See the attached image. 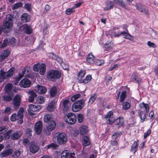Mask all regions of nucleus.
I'll return each mask as SVG.
<instances>
[{
    "mask_svg": "<svg viewBox=\"0 0 158 158\" xmlns=\"http://www.w3.org/2000/svg\"><path fill=\"white\" fill-rule=\"evenodd\" d=\"M23 30L24 32L27 34H31L32 32V30L31 26L27 25V24L24 25Z\"/></svg>",
    "mask_w": 158,
    "mask_h": 158,
    "instance_id": "obj_24",
    "label": "nucleus"
},
{
    "mask_svg": "<svg viewBox=\"0 0 158 158\" xmlns=\"http://www.w3.org/2000/svg\"><path fill=\"white\" fill-rule=\"evenodd\" d=\"M70 153L69 151L64 150L61 153V158H69Z\"/></svg>",
    "mask_w": 158,
    "mask_h": 158,
    "instance_id": "obj_36",
    "label": "nucleus"
},
{
    "mask_svg": "<svg viewBox=\"0 0 158 158\" xmlns=\"http://www.w3.org/2000/svg\"><path fill=\"white\" fill-rule=\"evenodd\" d=\"M21 21L24 23L29 21L30 19V16L27 14L24 13L23 14L21 17Z\"/></svg>",
    "mask_w": 158,
    "mask_h": 158,
    "instance_id": "obj_23",
    "label": "nucleus"
},
{
    "mask_svg": "<svg viewBox=\"0 0 158 158\" xmlns=\"http://www.w3.org/2000/svg\"><path fill=\"white\" fill-rule=\"evenodd\" d=\"M19 118V119L18 121V123L21 124L23 123V113L21 112H19V110L18 112V114H17Z\"/></svg>",
    "mask_w": 158,
    "mask_h": 158,
    "instance_id": "obj_39",
    "label": "nucleus"
},
{
    "mask_svg": "<svg viewBox=\"0 0 158 158\" xmlns=\"http://www.w3.org/2000/svg\"><path fill=\"white\" fill-rule=\"evenodd\" d=\"M85 100L84 99H81L75 101L72 105V109L74 112L80 111L84 107Z\"/></svg>",
    "mask_w": 158,
    "mask_h": 158,
    "instance_id": "obj_3",
    "label": "nucleus"
},
{
    "mask_svg": "<svg viewBox=\"0 0 158 158\" xmlns=\"http://www.w3.org/2000/svg\"><path fill=\"white\" fill-rule=\"evenodd\" d=\"M47 56L50 59L55 60L57 55L53 52L48 53H47Z\"/></svg>",
    "mask_w": 158,
    "mask_h": 158,
    "instance_id": "obj_44",
    "label": "nucleus"
},
{
    "mask_svg": "<svg viewBox=\"0 0 158 158\" xmlns=\"http://www.w3.org/2000/svg\"><path fill=\"white\" fill-rule=\"evenodd\" d=\"M57 89L55 86H53L50 90V95L51 97H54L56 94Z\"/></svg>",
    "mask_w": 158,
    "mask_h": 158,
    "instance_id": "obj_37",
    "label": "nucleus"
},
{
    "mask_svg": "<svg viewBox=\"0 0 158 158\" xmlns=\"http://www.w3.org/2000/svg\"><path fill=\"white\" fill-rule=\"evenodd\" d=\"M95 62L96 65L98 66H100L104 63V60H102L97 59Z\"/></svg>",
    "mask_w": 158,
    "mask_h": 158,
    "instance_id": "obj_60",
    "label": "nucleus"
},
{
    "mask_svg": "<svg viewBox=\"0 0 158 158\" xmlns=\"http://www.w3.org/2000/svg\"><path fill=\"white\" fill-rule=\"evenodd\" d=\"M115 125H117L118 128L121 127L123 124L124 121L123 118L119 117L115 121Z\"/></svg>",
    "mask_w": 158,
    "mask_h": 158,
    "instance_id": "obj_26",
    "label": "nucleus"
},
{
    "mask_svg": "<svg viewBox=\"0 0 158 158\" xmlns=\"http://www.w3.org/2000/svg\"><path fill=\"white\" fill-rule=\"evenodd\" d=\"M75 12L74 8L73 7L71 8H69L65 10V13L67 15H69L71 13H73Z\"/></svg>",
    "mask_w": 158,
    "mask_h": 158,
    "instance_id": "obj_54",
    "label": "nucleus"
},
{
    "mask_svg": "<svg viewBox=\"0 0 158 158\" xmlns=\"http://www.w3.org/2000/svg\"><path fill=\"white\" fill-rule=\"evenodd\" d=\"M20 152L19 150H16L14 152V154L12 155V156L13 158H17L20 155Z\"/></svg>",
    "mask_w": 158,
    "mask_h": 158,
    "instance_id": "obj_58",
    "label": "nucleus"
},
{
    "mask_svg": "<svg viewBox=\"0 0 158 158\" xmlns=\"http://www.w3.org/2000/svg\"><path fill=\"white\" fill-rule=\"evenodd\" d=\"M114 1L106 0L105 3V6L103 7V10L106 11L112 9L114 7Z\"/></svg>",
    "mask_w": 158,
    "mask_h": 158,
    "instance_id": "obj_8",
    "label": "nucleus"
},
{
    "mask_svg": "<svg viewBox=\"0 0 158 158\" xmlns=\"http://www.w3.org/2000/svg\"><path fill=\"white\" fill-rule=\"evenodd\" d=\"M63 118L64 121L66 123L71 125L75 124L77 121L76 115L72 112H69L64 115Z\"/></svg>",
    "mask_w": 158,
    "mask_h": 158,
    "instance_id": "obj_4",
    "label": "nucleus"
},
{
    "mask_svg": "<svg viewBox=\"0 0 158 158\" xmlns=\"http://www.w3.org/2000/svg\"><path fill=\"white\" fill-rule=\"evenodd\" d=\"M13 131V130H10L4 133L3 134V136H2L3 139H9L10 138L11 139V135Z\"/></svg>",
    "mask_w": 158,
    "mask_h": 158,
    "instance_id": "obj_32",
    "label": "nucleus"
},
{
    "mask_svg": "<svg viewBox=\"0 0 158 158\" xmlns=\"http://www.w3.org/2000/svg\"><path fill=\"white\" fill-rule=\"evenodd\" d=\"M47 91L46 88L44 86L38 85L37 87V92L40 94H44Z\"/></svg>",
    "mask_w": 158,
    "mask_h": 158,
    "instance_id": "obj_28",
    "label": "nucleus"
},
{
    "mask_svg": "<svg viewBox=\"0 0 158 158\" xmlns=\"http://www.w3.org/2000/svg\"><path fill=\"white\" fill-rule=\"evenodd\" d=\"M23 75H20V73H19V76H16L15 77V84L17 85L19 81L23 77Z\"/></svg>",
    "mask_w": 158,
    "mask_h": 158,
    "instance_id": "obj_63",
    "label": "nucleus"
},
{
    "mask_svg": "<svg viewBox=\"0 0 158 158\" xmlns=\"http://www.w3.org/2000/svg\"><path fill=\"white\" fill-rule=\"evenodd\" d=\"M127 92L124 91L122 92L119 101L120 102H123L127 97Z\"/></svg>",
    "mask_w": 158,
    "mask_h": 158,
    "instance_id": "obj_42",
    "label": "nucleus"
},
{
    "mask_svg": "<svg viewBox=\"0 0 158 158\" xmlns=\"http://www.w3.org/2000/svg\"><path fill=\"white\" fill-rule=\"evenodd\" d=\"M12 87V85L11 83H8L5 86V92L10 93Z\"/></svg>",
    "mask_w": 158,
    "mask_h": 158,
    "instance_id": "obj_41",
    "label": "nucleus"
},
{
    "mask_svg": "<svg viewBox=\"0 0 158 158\" xmlns=\"http://www.w3.org/2000/svg\"><path fill=\"white\" fill-rule=\"evenodd\" d=\"M56 123L54 121H50L48 123V130L52 131L54 130L56 126Z\"/></svg>",
    "mask_w": 158,
    "mask_h": 158,
    "instance_id": "obj_34",
    "label": "nucleus"
},
{
    "mask_svg": "<svg viewBox=\"0 0 158 158\" xmlns=\"http://www.w3.org/2000/svg\"><path fill=\"white\" fill-rule=\"evenodd\" d=\"M140 11L141 13H143L145 14L146 15H149V12L148 10H146V9L143 7L142 6L140 7Z\"/></svg>",
    "mask_w": 158,
    "mask_h": 158,
    "instance_id": "obj_56",
    "label": "nucleus"
},
{
    "mask_svg": "<svg viewBox=\"0 0 158 158\" xmlns=\"http://www.w3.org/2000/svg\"><path fill=\"white\" fill-rule=\"evenodd\" d=\"M40 73L43 75L44 74L46 71V65L44 64H42L40 66Z\"/></svg>",
    "mask_w": 158,
    "mask_h": 158,
    "instance_id": "obj_38",
    "label": "nucleus"
},
{
    "mask_svg": "<svg viewBox=\"0 0 158 158\" xmlns=\"http://www.w3.org/2000/svg\"><path fill=\"white\" fill-rule=\"evenodd\" d=\"M8 44L10 46H13L16 43V40L14 37H12L10 39H9Z\"/></svg>",
    "mask_w": 158,
    "mask_h": 158,
    "instance_id": "obj_45",
    "label": "nucleus"
},
{
    "mask_svg": "<svg viewBox=\"0 0 158 158\" xmlns=\"http://www.w3.org/2000/svg\"><path fill=\"white\" fill-rule=\"evenodd\" d=\"M31 85V82L28 79L24 78L22 79L20 81L19 85L21 87L26 88L30 86Z\"/></svg>",
    "mask_w": 158,
    "mask_h": 158,
    "instance_id": "obj_9",
    "label": "nucleus"
},
{
    "mask_svg": "<svg viewBox=\"0 0 158 158\" xmlns=\"http://www.w3.org/2000/svg\"><path fill=\"white\" fill-rule=\"evenodd\" d=\"M113 43L111 41L108 43H106L104 44L103 46L104 51H111L113 47Z\"/></svg>",
    "mask_w": 158,
    "mask_h": 158,
    "instance_id": "obj_16",
    "label": "nucleus"
},
{
    "mask_svg": "<svg viewBox=\"0 0 158 158\" xmlns=\"http://www.w3.org/2000/svg\"><path fill=\"white\" fill-rule=\"evenodd\" d=\"M82 143V145L84 147H87L90 145L91 142L89 137L86 135L83 136Z\"/></svg>",
    "mask_w": 158,
    "mask_h": 158,
    "instance_id": "obj_17",
    "label": "nucleus"
},
{
    "mask_svg": "<svg viewBox=\"0 0 158 158\" xmlns=\"http://www.w3.org/2000/svg\"><path fill=\"white\" fill-rule=\"evenodd\" d=\"M131 81L134 82H135L139 85L141 81V78L137 75L135 73H133L131 77Z\"/></svg>",
    "mask_w": 158,
    "mask_h": 158,
    "instance_id": "obj_18",
    "label": "nucleus"
},
{
    "mask_svg": "<svg viewBox=\"0 0 158 158\" xmlns=\"http://www.w3.org/2000/svg\"><path fill=\"white\" fill-rule=\"evenodd\" d=\"M13 102L14 107L15 108H18L20 104L21 98L20 96L19 95H16L15 97Z\"/></svg>",
    "mask_w": 158,
    "mask_h": 158,
    "instance_id": "obj_11",
    "label": "nucleus"
},
{
    "mask_svg": "<svg viewBox=\"0 0 158 158\" xmlns=\"http://www.w3.org/2000/svg\"><path fill=\"white\" fill-rule=\"evenodd\" d=\"M41 108V106L40 105H35L33 104H30L29 106V109L30 110H28V113L30 115H33L34 114L32 112L39 111Z\"/></svg>",
    "mask_w": 158,
    "mask_h": 158,
    "instance_id": "obj_7",
    "label": "nucleus"
},
{
    "mask_svg": "<svg viewBox=\"0 0 158 158\" xmlns=\"http://www.w3.org/2000/svg\"><path fill=\"white\" fill-rule=\"evenodd\" d=\"M114 3H116L119 6H121L125 10H127L126 4L124 2L123 0H114Z\"/></svg>",
    "mask_w": 158,
    "mask_h": 158,
    "instance_id": "obj_27",
    "label": "nucleus"
},
{
    "mask_svg": "<svg viewBox=\"0 0 158 158\" xmlns=\"http://www.w3.org/2000/svg\"><path fill=\"white\" fill-rule=\"evenodd\" d=\"M148 116L151 121H153L154 120L155 117V115L154 112L153 110H152L149 112Z\"/></svg>",
    "mask_w": 158,
    "mask_h": 158,
    "instance_id": "obj_59",
    "label": "nucleus"
},
{
    "mask_svg": "<svg viewBox=\"0 0 158 158\" xmlns=\"http://www.w3.org/2000/svg\"><path fill=\"white\" fill-rule=\"evenodd\" d=\"M10 119L12 122L15 121L16 120H18V121L19 119L18 116L16 114H12L10 117Z\"/></svg>",
    "mask_w": 158,
    "mask_h": 158,
    "instance_id": "obj_51",
    "label": "nucleus"
},
{
    "mask_svg": "<svg viewBox=\"0 0 158 158\" xmlns=\"http://www.w3.org/2000/svg\"><path fill=\"white\" fill-rule=\"evenodd\" d=\"M23 5V4L21 2H19L16 3L13 5L12 6V9L13 10L16 9L19 7H22Z\"/></svg>",
    "mask_w": 158,
    "mask_h": 158,
    "instance_id": "obj_52",
    "label": "nucleus"
},
{
    "mask_svg": "<svg viewBox=\"0 0 158 158\" xmlns=\"http://www.w3.org/2000/svg\"><path fill=\"white\" fill-rule=\"evenodd\" d=\"M113 117V113L112 111H110L108 112L106 115L104 116V118L107 119L108 118Z\"/></svg>",
    "mask_w": 158,
    "mask_h": 158,
    "instance_id": "obj_55",
    "label": "nucleus"
},
{
    "mask_svg": "<svg viewBox=\"0 0 158 158\" xmlns=\"http://www.w3.org/2000/svg\"><path fill=\"white\" fill-rule=\"evenodd\" d=\"M139 141L138 139H137L136 141H134L131 146L130 151L133 154H135V152L138 150Z\"/></svg>",
    "mask_w": 158,
    "mask_h": 158,
    "instance_id": "obj_12",
    "label": "nucleus"
},
{
    "mask_svg": "<svg viewBox=\"0 0 158 158\" xmlns=\"http://www.w3.org/2000/svg\"><path fill=\"white\" fill-rule=\"evenodd\" d=\"M92 76L90 74L87 75L85 77V78L83 79H81L78 81V83H83L84 84H86L89 82L92 79Z\"/></svg>",
    "mask_w": 158,
    "mask_h": 158,
    "instance_id": "obj_22",
    "label": "nucleus"
},
{
    "mask_svg": "<svg viewBox=\"0 0 158 158\" xmlns=\"http://www.w3.org/2000/svg\"><path fill=\"white\" fill-rule=\"evenodd\" d=\"M13 18L11 14H9L7 15L6 20L2 26L4 33H8L11 30L13 26Z\"/></svg>",
    "mask_w": 158,
    "mask_h": 158,
    "instance_id": "obj_1",
    "label": "nucleus"
},
{
    "mask_svg": "<svg viewBox=\"0 0 158 158\" xmlns=\"http://www.w3.org/2000/svg\"><path fill=\"white\" fill-rule=\"evenodd\" d=\"M19 118V119L18 121V123L21 124L23 123V113L21 112H19V110L18 112V114H17Z\"/></svg>",
    "mask_w": 158,
    "mask_h": 158,
    "instance_id": "obj_40",
    "label": "nucleus"
},
{
    "mask_svg": "<svg viewBox=\"0 0 158 158\" xmlns=\"http://www.w3.org/2000/svg\"><path fill=\"white\" fill-rule=\"evenodd\" d=\"M121 34H122V35L123 36V38L125 39L131 40H132L134 39L133 37L129 33L128 31H123Z\"/></svg>",
    "mask_w": 158,
    "mask_h": 158,
    "instance_id": "obj_21",
    "label": "nucleus"
},
{
    "mask_svg": "<svg viewBox=\"0 0 158 158\" xmlns=\"http://www.w3.org/2000/svg\"><path fill=\"white\" fill-rule=\"evenodd\" d=\"M10 54V52L8 50L3 51L2 53L0 55V61H2L7 58Z\"/></svg>",
    "mask_w": 158,
    "mask_h": 158,
    "instance_id": "obj_15",
    "label": "nucleus"
},
{
    "mask_svg": "<svg viewBox=\"0 0 158 158\" xmlns=\"http://www.w3.org/2000/svg\"><path fill=\"white\" fill-rule=\"evenodd\" d=\"M151 132V130L150 129H149L147 131L144 133L143 138L144 139H145L148 136Z\"/></svg>",
    "mask_w": 158,
    "mask_h": 158,
    "instance_id": "obj_61",
    "label": "nucleus"
},
{
    "mask_svg": "<svg viewBox=\"0 0 158 158\" xmlns=\"http://www.w3.org/2000/svg\"><path fill=\"white\" fill-rule=\"evenodd\" d=\"M131 106L130 104L127 102H123L122 108L124 110H127L129 109Z\"/></svg>",
    "mask_w": 158,
    "mask_h": 158,
    "instance_id": "obj_46",
    "label": "nucleus"
},
{
    "mask_svg": "<svg viewBox=\"0 0 158 158\" xmlns=\"http://www.w3.org/2000/svg\"><path fill=\"white\" fill-rule=\"evenodd\" d=\"M44 120L45 122L49 123L50 121H53L52 118V115L49 114H46L44 118Z\"/></svg>",
    "mask_w": 158,
    "mask_h": 158,
    "instance_id": "obj_35",
    "label": "nucleus"
},
{
    "mask_svg": "<svg viewBox=\"0 0 158 158\" xmlns=\"http://www.w3.org/2000/svg\"><path fill=\"white\" fill-rule=\"evenodd\" d=\"M29 140L27 138H24L23 140V143L26 147L29 144Z\"/></svg>",
    "mask_w": 158,
    "mask_h": 158,
    "instance_id": "obj_64",
    "label": "nucleus"
},
{
    "mask_svg": "<svg viewBox=\"0 0 158 158\" xmlns=\"http://www.w3.org/2000/svg\"><path fill=\"white\" fill-rule=\"evenodd\" d=\"M23 133L20 131H17L12 133L11 137V139L12 140L18 139L22 136Z\"/></svg>",
    "mask_w": 158,
    "mask_h": 158,
    "instance_id": "obj_13",
    "label": "nucleus"
},
{
    "mask_svg": "<svg viewBox=\"0 0 158 158\" xmlns=\"http://www.w3.org/2000/svg\"><path fill=\"white\" fill-rule=\"evenodd\" d=\"M9 40L7 38L5 39L4 40L3 43H2L0 46L1 48H3L6 47L7 44H8Z\"/></svg>",
    "mask_w": 158,
    "mask_h": 158,
    "instance_id": "obj_57",
    "label": "nucleus"
},
{
    "mask_svg": "<svg viewBox=\"0 0 158 158\" xmlns=\"http://www.w3.org/2000/svg\"><path fill=\"white\" fill-rule=\"evenodd\" d=\"M31 152L34 153L37 152L39 149V147L34 143H31L29 147Z\"/></svg>",
    "mask_w": 158,
    "mask_h": 158,
    "instance_id": "obj_25",
    "label": "nucleus"
},
{
    "mask_svg": "<svg viewBox=\"0 0 158 158\" xmlns=\"http://www.w3.org/2000/svg\"><path fill=\"white\" fill-rule=\"evenodd\" d=\"M69 100L68 99H65L63 102V110L64 112H66L69 110V106L68 104L69 103Z\"/></svg>",
    "mask_w": 158,
    "mask_h": 158,
    "instance_id": "obj_31",
    "label": "nucleus"
},
{
    "mask_svg": "<svg viewBox=\"0 0 158 158\" xmlns=\"http://www.w3.org/2000/svg\"><path fill=\"white\" fill-rule=\"evenodd\" d=\"M81 96V94H74L72 97L71 100L73 102H74L79 98Z\"/></svg>",
    "mask_w": 158,
    "mask_h": 158,
    "instance_id": "obj_53",
    "label": "nucleus"
},
{
    "mask_svg": "<svg viewBox=\"0 0 158 158\" xmlns=\"http://www.w3.org/2000/svg\"><path fill=\"white\" fill-rule=\"evenodd\" d=\"M86 73V71L84 69H81L78 73L77 80L78 81H80V80L83 79L84 76Z\"/></svg>",
    "mask_w": 158,
    "mask_h": 158,
    "instance_id": "obj_30",
    "label": "nucleus"
},
{
    "mask_svg": "<svg viewBox=\"0 0 158 158\" xmlns=\"http://www.w3.org/2000/svg\"><path fill=\"white\" fill-rule=\"evenodd\" d=\"M29 94L30 95L29 96L28 100L29 102H32L34 101V98L36 96L35 93L33 91H30L29 92Z\"/></svg>",
    "mask_w": 158,
    "mask_h": 158,
    "instance_id": "obj_33",
    "label": "nucleus"
},
{
    "mask_svg": "<svg viewBox=\"0 0 158 158\" xmlns=\"http://www.w3.org/2000/svg\"><path fill=\"white\" fill-rule=\"evenodd\" d=\"M42 123L40 121H38L35 123L34 130L37 135H39L41 134L42 131Z\"/></svg>",
    "mask_w": 158,
    "mask_h": 158,
    "instance_id": "obj_10",
    "label": "nucleus"
},
{
    "mask_svg": "<svg viewBox=\"0 0 158 158\" xmlns=\"http://www.w3.org/2000/svg\"><path fill=\"white\" fill-rule=\"evenodd\" d=\"M97 98V94H93L89 98V102L92 104L96 100Z\"/></svg>",
    "mask_w": 158,
    "mask_h": 158,
    "instance_id": "obj_47",
    "label": "nucleus"
},
{
    "mask_svg": "<svg viewBox=\"0 0 158 158\" xmlns=\"http://www.w3.org/2000/svg\"><path fill=\"white\" fill-rule=\"evenodd\" d=\"M44 102V98L43 97L39 96L36 98V102L37 103L42 104Z\"/></svg>",
    "mask_w": 158,
    "mask_h": 158,
    "instance_id": "obj_49",
    "label": "nucleus"
},
{
    "mask_svg": "<svg viewBox=\"0 0 158 158\" xmlns=\"http://www.w3.org/2000/svg\"><path fill=\"white\" fill-rule=\"evenodd\" d=\"M80 134L82 135H86L87 132V129L86 127L83 126L81 127L80 129Z\"/></svg>",
    "mask_w": 158,
    "mask_h": 158,
    "instance_id": "obj_43",
    "label": "nucleus"
},
{
    "mask_svg": "<svg viewBox=\"0 0 158 158\" xmlns=\"http://www.w3.org/2000/svg\"><path fill=\"white\" fill-rule=\"evenodd\" d=\"M139 110H142L144 109L145 112L146 113H148L149 110V106L148 104L145 103L144 102H143L139 104Z\"/></svg>",
    "mask_w": 158,
    "mask_h": 158,
    "instance_id": "obj_14",
    "label": "nucleus"
},
{
    "mask_svg": "<svg viewBox=\"0 0 158 158\" xmlns=\"http://www.w3.org/2000/svg\"><path fill=\"white\" fill-rule=\"evenodd\" d=\"M15 68L14 67L11 68L7 72H4L2 69L0 71V83L5 79H8L11 78L14 73Z\"/></svg>",
    "mask_w": 158,
    "mask_h": 158,
    "instance_id": "obj_2",
    "label": "nucleus"
},
{
    "mask_svg": "<svg viewBox=\"0 0 158 158\" xmlns=\"http://www.w3.org/2000/svg\"><path fill=\"white\" fill-rule=\"evenodd\" d=\"M95 57L91 53L88 54L86 59L87 63L89 64H92L94 63Z\"/></svg>",
    "mask_w": 158,
    "mask_h": 158,
    "instance_id": "obj_20",
    "label": "nucleus"
},
{
    "mask_svg": "<svg viewBox=\"0 0 158 158\" xmlns=\"http://www.w3.org/2000/svg\"><path fill=\"white\" fill-rule=\"evenodd\" d=\"M40 65V64L39 63L35 64L33 66L34 70L36 72H38L39 70Z\"/></svg>",
    "mask_w": 158,
    "mask_h": 158,
    "instance_id": "obj_62",
    "label": "nucleus"
},
{
    "mask_svg": "<svg viewBox=\"0 0 158 158\" xmlns=\"http://www.w3.org/2000/svg\"><path fill=\"white\" fill-rule=\"evenodd\" d=\"M13 152V150L11 148L3 151L1 153L0 156L2 158L7 156L11 155Z\"/></svg>",
    "mask_w": 158,
    "mask_h": 158,
    "instance_id": "obj_19",
    "label": "nucleus"
},
{
    "mask_svg": "<svg viewBox=\"0 0 158 158\" xmlns=\"http://www.w3.org/2000/svg\"><path fill=\"white\" fill-rule=\"evenodd\" d=\"M55 135L57 140V143L60 145L65 144L67 141V135L64 133L58 132Z\"/></svg>",
    "mask_w": 158,
    "mask_h": 158,
    "instance_id": "obj_6",
    "label": "nucleus"
},
{
    "mask_svg": "<svg viewBox=\"0 0 158 158\" xmlns=\"http://www.w3.org/2000/svg\"><path fill=\"white\" fill-rule=\"evenodd\" d=\"M148 113H146L145 112L144 110L143 111L142 110H139L138 114L142 122L145 121V119L146 118V115Z\"/></svg>",
    "mask_w": 158,
    "mask_h": 158,
    "instance_id": "obj_29",
    "label": "nucleus"
},
{
    "mask_svg": "<svg viewBox=\"0 0 158 158\" xmlns=\"http://www.w3.org/2000/svg\"><path fill=\"white\" fill-rule=\"evenodd\" d=\"M84 115L81 113L78 114H77V119L78 123H82L84 120Z\"/></svg>",
    "mask_w": 158,
    "mask_h": 158,
    "instance_id": "obj_48",
    "label": "nucleus"
},
{
    "mask_svg": "<svg viewBox=\"0 0 158 158\" xmlns=\"http://www.w3.org/2000/svg\"><path fill=\"white\" fill-rule=\"evenodd\" d=\"M61 75V72L59 70H51L48 73L47 77L48 79L54 81L60 78Z\"/></svg>",
    "mask_w": 158,
    "mask_h": 158,
    "instance_id": "obj_5",
    "label": "nucleus"
},
{
    "mask_svg": "<svg viewBox=\"0 0 158 158\" xmlns=\"http://www.w3.org/2000/svg\"><path fill=\"white\" fill-rule=\"evenodd\" d=\"M107 120L106 121L107 123L111 125L115 122V118L114 117H112L111 118H107Z\"/></svg>",
    "mask_w": 158,
    "mask_h": 158,
    "instance_id": "obj_50",
    "label": "nucleus"
}]
</instances>
